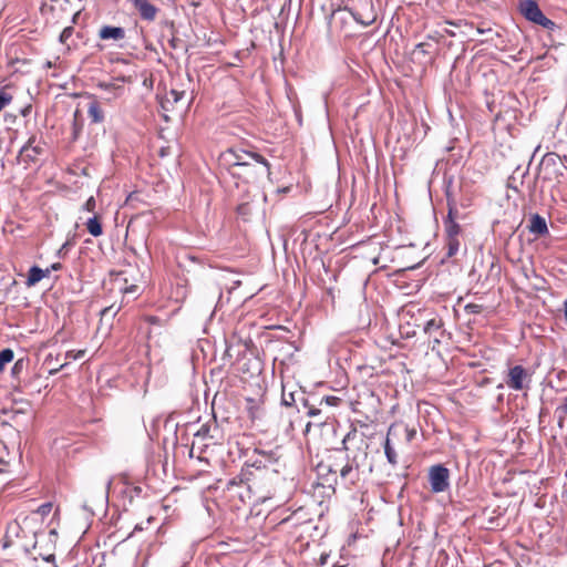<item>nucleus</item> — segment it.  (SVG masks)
I'll return each mask as SVG.
<instances>
[{
	"label": "nucleus",
	"instance_id": "obj_9",
	"mask_svg": "<svg viewBox=\"0 0 567 567\" xmlns=\"http://www.w3.org/2000/svg\"><path fill=\"white\" fill-rule=\"evenodd\" d=\"M443 321L439 317H433L429 320H426L423 330L426 334L430 337H433L434 342H440V337L443 334L442 331Z\"/></svg>",
	"mask_w": 567,
	"mask_h": 567
},
{
	"label": "nucleus",
	"instance_id": "obj_23",
	"mask_svg": "<svg viewBox=\"0 0 567 567\" xmlns=\"http://www.w3.org/2000/svg\"><path fill=\"white\" fill-rule=\"evenodd\" d=\"M12 102V95L3 90H0V111Z\"/></svg>",
	"mask_w": 567,
	"mask_h": 567
},
{
	"label": "nucleus",
	"instance_id": "obj_21",
	"mask_svg": "<svg viewBox=\"0 0 567 567\" xmlns=\"http://www.w3.org/2000/svg\"><path fill=\"white\" fill-rule=\"evenodd\" d=\"M559 161H560V158L557 154L548 153L543 157L540 165L542 166H550V165L555 166V165H557V163Z\"/></svg>",
	"mask_w": 567,
	"mask_h": 567
},
{
	"label": "nucleus",
	"instance_id": "obj_33",
	"mask_svg": "<svg viewBox=\"0 0 567 567\" xmlns=\"http://www.w3.org/2000/svg\"><path fill=\"white\" fill-rule=\"evenodd\" d=\"M465 309L470 312V313H478L481 311V306L478 305H475V303H470L465 307Z\"/></svg>",
	"mask_w": 567,
	"mask_h": 567
},
{
	"label": "nucleus",
	"instance_id": "obj_43",
	"mask_svg": "<svg viewBox=\"0 0 567 567\" xmlns=\"http://www.w3.org/2000/svg\"><path fill=\"white\" fill-rule=\"evenodd\" d=\"M564 313H565V319L567 320V299L564 302Z\"/></svg>",
	"mask_w": 567,
	"mask_h": 567
},
{
	"label": "nucleus",
	"instance_id": "obj_5",
	"mask_svg": "<svg viewBox=\"0 0 567 567\" xmlns=\"http://www.w3.org/2000/svg\"><path fill=\"white\" fill-rule=\"evenodd\" d=\"M256 154L255 152H247L245 150H228L224 153L223 158L228 166V172L230 169H236L237 163H249L250 155Z\"/></svg>",
	"mask_w": 567,
	"mask_h": 567
},
{
	"label": "nucleus",
	"instance_id": "obj_41",
	"mask_svg": "<svg viewBox=\"0 0 567 567\" xmlns=\"http://www.w3.org/2000/svg\"><path fill=\"white\" fill-rule=\"evenodd\" d=\"M68 247V243L63 244L62 247L59 249L58 255L61 257L62 252L65 251V248Z\"/></svg>",
	"mask_w": 567,
	"mask_h": 567
},
{
	"label": "nucleus",
	"instance_id": "obj_6",
	"mask_svg": "<svg viewBox=\"0 0 567 567\" xmlns=\"http://www.w3.org/2000/svg\"><path fill=\"white\" fill-rule=\"evenodd\" d=\"M527 379V372L522 365H515L508 371L506 384L509 389L520 391L524 389V380Z\"/></svg>",
	"mask_w": 567,
	"mask_h": 567
},
{
	"label": "nucleus",
	"instance_id": "obj_35",
	"mask_svg": "<svg viewBox=\"0 0 567 567\" xmlns=\"http://www.w3.org/2000/svg\"><path fill=\"white\" fill-rule=\"evenodd\" d=\"M338 400L339 399L336 396H326L324 399L321 400V402L324 401L328 405H334Z\"/></svg>",
	"mask_w": 567,
	"mask_h": 567
},
{
	"label": "nucleus",
	"instance_id": "obj_4",
	"mask_svg": "<svg viewBox=\"0 0 567 567\" xmlns=\"http://www.w3.org/2000/svg\"><path fill=\"white\" fill-rule=\"evenodd\" d=\"M429 482L433 493H443L450 487V471L441 464L429 470Z\"/></svg>",
	"mask_w": 567,
	"mask_h": 567
},
{
	"label": "nucleus",
	"instance_id": "obj_25",
	"mask_svg": "<svg viewBox=\"0 0 567 567\" xmlns=\"http://www.w3.org/2000/svg\"><path fill=\"white\" fill-rule=\"evenodd\" d=\"M185 95L184 91L171 90L167 94V101H173L174 103L179 102Z\"/></svg>",
	"mask_w": 567,
	"mask_h": 567
},
{
	"label": "nucleus",
	"instance_id": "obj_32",
	"mask_svg": "<svg viewBox=\"0 0 567 567\" xmlns=\"http://www.w3.org/2000/svg\"><path fill=\"white\" fill-rule=\"evenodd\" d=\"M320 414H321V410L317 409L315 406H309V409L307 411V415L310 416V417H317Z\"/></svg>",
	"mask_w": 567,
	"mask_h": 567
},
{
	"label": "nucleus",
	"instance_id": "obj_1",
	"mask_svg": "<svg viewBox=\"0 0 567 567\" xmlns=\"http://www.w3.org/2000/svg\"><path fill=\"white\" fill-rule=\"evenodd\" d=\"M250 159L249 163H237L236 169H230L231 177L249 184L270 175V164L264 156L254 154Z\"/></svg>",
	"mask_w": 567,
	"mask_h": 567
},
{
	"label": "nucleus",
	"instance_id": "obj_22",
	"mask_svg": "<svg viewBox=\"0 0 567 567\" xmlns=\"http://www.w3.org/2000/svg\"><path fill=\"white\" fill-rule=\"evenodd\" d=\"M27 365V362L24 359H19L14 362L12 369H11V374L17 378L21 374V372L24 370Z\"/></svg>",
	"mask_w": 567,
	"mask_h": 567
},
{
	"label": "nucleus",
	"instance_id": "obj_10",
	"mask_svg": "<svg viewBox=\"0 0 567 567\" xmlns=\"http://www.w3.org/2000/svg\"><path fill=\"white\" fill-rule=\"evenodd\" d=\"M528 229L529 233L536 236H545L548 234L546 219L538 214L532 215Z\"/></svg>",
	"mask_w": 567,
	"mask_h": 567
},
{
	"label": "nucleus",
	"instance_id": "obj_19",
	"mask_svg": "<svg viewBox=\"0 0 567 567\" xmlns=\"http://www.w3.org/2000/svg\"><path fill=\"white\" fill-rule=\"evenodd\" d=\"M14 353L11 349L7 348L0 351V371H3L4 365L13 360Z\"/></svg>",
	"mask_w": 567,
	"mask_h": 567
},
{
	"label": "nucleus",
	"instance_id": "obj_8",
	"mask_svg": "<svg viewBox=\"0 0 567 567\" xmlns=\"http://www.w3.org/2000/svg\"><path fill=\"white\" fill-rule=\"evenodd\" d=\"M398 427L394 425H391L386 433V439L384 442V454L388 460V462L395 466L398 464V455L396 452L391 443V437L396 436Z\"/></svg>",
	"mask_w": 567,
	"mask_h": 567
},
{
	"label": "nucleus",
	"instance_id": "obj_29",
	"mask_svg": "<svg viewBox=\"0 0 567 567\" xmlns=\"http://www.w3.org/2000/svg\"><path fill=\"white\" fill-rule=\"evenodd\" d=\"M282 404L287 405V406H290L292 405V403L295 402V398H293V393H286L285 391L282 392Z\"/></svg>",
	"mask_w": 567,
	"mask_h": 567
},
{
	"label": "nucleus",
	"instance_id": "obj_3",
	"mask_svg": "<svg viewBox=\"0 0 567 567\" xmlns=\"http://www.w3.org/2000/svg\"><path fill=\"white\" fill-rule=\"evenodd\" d=\"M520 13L530 22L542 25L547 30H554L556 23L545 17L539 9L538 4L534 0H525L519 6Z\"/></svg>",
	"mask_w": 567,
	"mask_h": 567
},
{
	"label": "nucleus",
	"instance_id": "obj_12",
	"mask_svg": "<svg viewBox=\"0 0 567 567\" xmlns=\"http://www.w3.org/2000/svg\"><path fill=\"white\" fill-rule=\"evenodd\" d=\"M49 275L50 269H42L38 266H32L28 271L25 285L27 287H33Z\"/></svg>",
	"mask_w": 567,
	"mask_h": 567
},
{
	"label": "nucleus",
	"instance_id": "obj_45",
	"mask_svg": "<svg viewBox=\"0 0 567 567\" xmlns=\"http://www.w3.org/2000/svg\"><path fill=\"white\" fill-rule=\"evenodd\" d=\"M111 309H112V307H110V308H105V309L102 311V313H103V315H105V313H107L109 311H111Z\"/></svg>",
	"mask_w": 567,
	"mask_h": 567
},
{
	"label": "nucleus",
	"instance_id": "obj_18",
	"mask_svg": "<svg viewBox=\"0 0 567 567\" xmlns=\"http://www.w3.org/2000/svg\"><path fill=\"white\" fill-rule=\"evenodd\" d=\"M329 1V21L334 17V14L341 10H344L343 0H328Z\"/></svg>",
	"mask_w": 567,
	"mask_h": 567
},
{
	"label": "nucleus",
	"instance_id": "obj_47",
	"mask_svg": "<svg viewBox=\"0 0 567 567\" xmlns=\"http://www.w3.org/2000/svg\"><path fill=\"white\" fill-rule=\"evenodd\" d=\"M422 47H423V43H419V44L416 45V48H422Z\"/></svg>",
	"mask_w": 567,
	"mask_h": 567
},
{
	"label": "nucleus",
	"instance_id": "obj_2",
	"mask_svg": "<svg viewBox=\"0 0 567 567\" xmlns=\"http://www.w3.org/2000/svg\"><path fill=\"white\" fill-rule=\"evenodd\" d=\"M43 144L41 137L31 135L27 143L20 148L17 163L22 165L24 169L38 165L44 152Z\"/></svg>",
	"mask_w": 567,
	"mask_h": 567
},
{
	"label": "nucleus",
	"instance_id": "obj_27",
	"mask_svg": "<svg viewBox=\"0 0 567 567\" xmlns=\"http://www.w3.org/2000/svg\"><path fill=\"white\" fill-rule=\"evenodd\" d=\"M83 210L94 213L96 208V200L93 196H90L83 205Z\"/></svg>",
	"mask_w": 567,
	"mask_h": 567
},
{
	"label": "nucleus",
	"instance_id": "obj_15",
	"mask_svg": "<svg viewBox=\"0 0 567 567\" xmlns=\"http://www.w3.org/2000/svg\"><path fill=\"white\" fill-rule=\"evenodd\" d=\"M87 231L94 236L99 237L103 234L102 224L97 215L90 217L85 223Z\"/></svg>",
	"mask_w": 567,
	"mask_h": 567
},
{
	"label": "nucleus",
	"instance_id": "obj_13",
	"mask_svg": "<svg viewBox=\"0 0 567 567\" xmlns=\"http://www.w3.org/2000/svg\"><path fill=\"white\" fill-rule=\"evenodd\" d=\"M218 431V427L216 423H206L202 424L200 427L194 433V437L196 440H214L215 439V432Z\"/></svg>",
	"mask_w": 567,
	"mask_h": 567
},
{
	"label": "nucleus",
	"instance_id": "obj_39",
	"mask_svg": "<svg viewBox=\"0 0 567 567\" xmlns=\"http://www.w3.org/2000/svg\"><path fill=\"white\" fill-rule=\"evenodd\" d=\"M44 560L49 563H54L55 556L53 554H50L49 556L44 557Z\"/></svg>",
	"mask_w": 567,
	"mask_h": 567
},
{
	"label": "nucleus",
	"instance_id": "obj_42",
	"mask_svg": "<svg viewBox=\"0 0 567 567\" xmlns=\"http://www.w3.org/2000/svg\"><path fill=\"white\" fill-rule=\"evenodd\" d=\"M66 364H68V362H65V363L61 364L59 369L51 370V371H50V373H51V374L56 373L59 370L63 369Z\"/></svg>",
	"mask_w": 567,
	"mask_h": 567
},
{
	"label": "nucleus",
	"instance_id": "obj_36",
	"mask_svg": "<svg viewBox=\"0 0 567 567\" xmlns=\"http://www.w3.org/2000/svg\"><path fill=\"white\" fill-rule=\"evenodd\" d=\"M312 424H316V425H318V426H321V425H324V424H326V421H324V420H318V421H316L315 423L309 422V423L306 425V432H309L310 426H311Z\"/></svg>",
	"mask_w": 567,
	"mask_h": 567
},
{
	"label": "nucleus",
	"instance_id": "obj_16",
	"mask_svg": "<svg viewBox=\"0 0 567 567\" xmlns=\"http://www.w3.org/2000/svg\"><path fill=\"white\" fill-rule=\"evenodd\" d=\"M359 465L355 463V458L352 460V462L347 463L341 470H340V476L343 480L350 478L352 483L357 480V475H352L354 470H358Z\"/></svg>",
	"mask_w": 567,
	"mask_h": 567
},
{
	"label": "nucleus",
	"instance_id": "obj_30",
	"mask_svg": "<svg viewBox=\"0 0 567 567\" xmlns=\"http://www.w3.org/2000/svg\"><path fill=\"white\" fill-rule=\"evenodd\" d=\"M456 208L454 205H452L451 203H449V213H447V217L445 220H455L456 218Z\"/></svg>",
	"mask_w": 567,
	"mask_h": 567
},
{
	"label": "nucleus",
	"instance_id": "obj_20",
	"mask_svg": "<svg viewBox=\"0 0 567 567\" xmlns=\"http://www.w3.org/2000/svg\"><path fill=\"white\" fill-rule=\"evenodd\" d=\"M447 246V256L453 257L457 254L460 249V239L458 238H446Z\"/></svg>",
	"mask_w": 567,
	"mask_h": 567
},
{
	"label": "nucleus",
	"instance_id": "obj_24",
	"mask_svg": "<svg viewBox=\"0 0 567 567\" xmlns=\"http://www.w3.org/2000/svg\"><path fill=\"white\" fill-rule=\"evenodd\" d=\"M85 355V350H70L65 353L66 360H80Z\"/></svg>",
	"mask_w": 567,
	"mask_h": 567
},
{
	"label": "nucleus",
	"instance_id": "obj_26",
	"mask_svg": "<svg viewBox=\"0 0 567 567\" xmlns=\"http://www.w3.org/2000/svg\"><path fill=\"white\" fill-rule=\"evenodd\" d=\"M97 87L107 92H112L115 90H122L121 86L116 85L115 83L111 82H99Z\"/></svg>",
	"mask_w": 567,
	"mask_h": 567
},
{
	"label": "nucleus",
	"instance_id": "obj_28",
	"mask_svg": "<svg viewBox=\"0 0 567 567\" xmlns=\"http://www.w3.org/2000/svg\"><path fill=\"white\" fill-rule=\"evenodd\" d=\"M72 33H73L72 27L64 28L60 34V42L65 43L68 41V39L72 35Z\"/></svg>",
	"mask_w": 567,
	"mask_h": 567
},
{
	"label": "nucleus",
	"instance_id": "obj_44",
	"mask_svg": "<svg viewBox=\"0 0 567 567\" xmlns=\"http://www.w3.org/2000/svg\"><path fill=\"white\" fill-rule=\"evenodd\" d=\"M349 437H350V434H348V435L343 439V441H342V444H343V445H346V443H347V441L349 440ZM344 449L347 450V446H344Z\"/></svg>",
	"mask_w": 567,
	"mask_h": 567
},
{
	"label": "nucleus",
	"instance_id": "obj_37",
	"mask_svg": "<svg viewBox=\"0 0 567 567\" xmlns=\"http://www.w3.org/2000/svg\"><path fill=\"white\" fill-rule=\"evenodd\" d=\"M50 509H51V504H50V503H48V504H43V505H41V506H40V512H41L42 514H47V513H49V512H50Z\"/></svg>",
	"mask_w": 567,
	"mask_h": 567
},
{
	"label": "nucleus",
	"instance_id": "obj_7",
	"mask_svg": "<svg viewBox=\"0 0 567 567\" xmlns=\"http://www.w3.org/2000/svg\"><path fill=\"white\" fill-rule=\"evenodd\" d=\"M128 1L138 11L140 17L143 20L148 21V22L155 20L157 12H158V8H156L154 4H152L147 0H128Z\"/></svg>",
	"mask_w": 567,
	"mask_h": 567
},
{
	"label": "nucleus",
	"instance_id": "obj_31",
	"mask_svg": "<svg viewBox=\"0 0 567 567\" xmlns=\"http://www.w3.org/2000/svg\"><path fill=\"white\" fill-rule=\"evenodd\" d=\"M121 290L123 291V293L125 296H127V295H135L137 292V290H138V287L135 286V285H131V286L125 287L123 289L121 288Z\"/></svg>",
	"mask_w": 567,
	"mask_h": 567
},
{
	"label": "nucleus",
	"instance_id": "obj_14",
	"mask_svg": "<svg viewBox=\"0 0 567 567\" xmlns=\"http://www.w3.org/2000/svg\"><path fill=\"white\" fill-rule=\"evenodd\" d=\"M87 115L92 123H102L104 121V112L97 101H92L87 107Z\"/></svg>",
	"mask_w": 567,
	"mask_h": 567
},
{
	"label": "nucleus",
	"instance_id": "obj_46",
	"mask_svg": "<svg viewBox=\"0 0 567 567\" xmlns=\"http://www.w3.org/2000/svg\"><path fill=\"white\" fill-rule=\"evenodd\" d=\"M142 527H140L138 525L135 526L134 530H141Z\"/></svg>",
	"mask_w": 567,
	"mask_h": 567
},
{
	"label": "nucleus",
	"instance_id": "obj_11",
	"mask_svg": "<svg viewBox=\"0 0 567 567\" xmlns=\"http://www.w3.org/2000/svg\"><path fill=\"white\" fill-rule=\"evenodd\" d=\"M99 37L102 40H123L125 38V30L122 27L104 25L100 29Z\"/></svg>",
	"mask_w": 567,
	"mask_h": 567
},
{
	"label": "nucleus",
	"instance_id": "obj_38",
	"mask_svg": "<svg viewBox=\"0 0 567 567\" xmlns=\"http://www.w3.org/2000/svg\"><path fill=\"white\" fill-rule=\"evenodd\" d=\"M61 268H62V265L60 262H55V264H52L49 269H50V271L51 270L56 271V270H60Z\"/></svg>",
	"mask_w": 567,
	"mask_h": 567
},
{
	"label": "nucleus",
	"instance_id": "obj_40",
	"mask_svg": "<svg viewBox=\"0 0 567 567\" xmlns=\"http://www.w3.org/2000/svg\"><path fill=\"white\" fill-rule=\"evenodd\" d=\"M30 110H31V106L29 105V106H27V107H24V109H22V110H21V114H22L23 116H27V115L29 114Z\"/></svg>",
	"mask_w": 567,
	"mask_h": 567
},
{
	"label": "nucleus",
	"instance_id": "obj_34",
	"mask_svg": "<svg viewBox=\"0 0 567 567\" xmlns=\"http://www.w3.org/2000/svg\"><path fill=\"white\" fill-rule=\"evenodd\" d=\"M404 432L406 433V441L408 442H411L414 439L415 433H416L414 429L410 430L408 427H404Z\"/></svg>",
	"mask_w": 567,
	"mask_h": 567
},
{
	"label": "nucleus",
	"instance_id": "obj_48",
	"mask_svg": "<svg viewBox=\"0 0 567 567\" xmlns=\"http://www.w3.org/2000/svg\"><path fill=\"white\" fill-rule=\"evenodd\" d=\"M64 1H65V2H68V3H70V2H71V0H64Z\"/></svg>",
	"mask_w": 567,
	"mask_h": 567
},
{
	"label": "nucleus",
	"instance_id": "obj_17",
	"mask_svg": "<svg viewBox=\"0 0 567 567\" xmlns=\"http://www.w3.org/2000/svg\"><path fill=\"white\" fill-rule=\"evenodd\" d=\"M444 229L446 238H458L461 233V226L456 223V220H444Z\"/></svg>",
	"mask_w": 567,
	"mask_h": 567
}]
</instances>
